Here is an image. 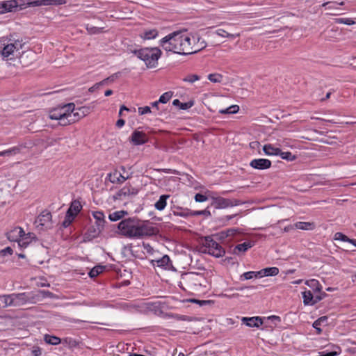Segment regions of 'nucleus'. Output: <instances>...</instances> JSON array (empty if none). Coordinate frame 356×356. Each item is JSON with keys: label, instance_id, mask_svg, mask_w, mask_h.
Wrapping results in <instances>:
<instances>
[{"label": "nucleus", "instance_id": "nucleus-1", "mask_svg": "<svg viewBox=\"0 0 356 356\" xmlns=\"http://www.w3.org/2000/svg\"><path fill=\"white\" fill-rule=\"evenodd\" d=\"M161 47L166 51L174 54L188 55L192 51L191 38L181 31L172 32L160 40Z\"/></svg>", "mask_w": 356, "mask_h": 356}, {"label": "nucleus", "instance_id": "nucleus-2", "mask_svg": "<svg viewBox=\"0 0 356 356\" xmlns=\"http://www.w3.org/2000/svg\"><path fill=\"white\" fill-rule=\"evenodd\" d=\"M207 278L201 273L189 272L182 275L180 285L182 289L191 293L202 292L207 288Z\"/></svg>", "mask_w": 356, "mask_h": 356}, {"label": "nucleus", "instance_id": "nucleus-3", "mask_svg": "<svg viewBox=\"0 0 356 356\" xmlns=\"http://www.w3.org/2000/svg\"><path fill=\"white\" fill-rule=\"evenodd\" d=\"M131 52L138 58L143 60L148 68L155 67L158 64V60L161 57L162 52L158 47L154 48H141L134 49Z\"/></svg>", "mask_w": 356, "mask_h": 356}, {"label": "nucleus", "instance_id": "nucleus-4", "mask_svg": "<svg viewBox=\"0 0 356 356\" xmlns=\"http://www.w3.org/2000/svg\"><path fill=\"white\" fill-rule=\"evenodd\" d=\"M156 229L152 226V223L148 220L143 221L136 218L130 238H140L145 236H150L156 234Z\"/></svg>", "mask_w": 356, "mask_h": 356}, {"label": "nucleus", "instance_id": "nucleus-5", "mask_svg": "<svg viewBox=\"0 0 356 356\" xmlns=\"http://www.w3.org/2000/svg\"><path fill=\"white\" fill-rule=\"evenodd\" d=\"M200 251L217 258L222 257L225 253V250L213 239V236L204 237Z\"/></svg>", "mask_w": 356, "mask_h": 356}, {"label": "nucleus", "instance_id": "nucleus-6", "mask_svg": "<svg viewBox=\"0 0 356 356\" xmlns=\"http://www.w3.org/2000/svg\"><path fill=\"white\" fill-rule=\"evenodd\" d=\"M11 307H21L26 303L35 302V296L31 293H19L10 294Z\"/></svg>", "mask_w": 356, "mask_h": 356}, {"label": "nucleus", "instance_id": "nucleus-7", "mask_svg": "<svg viewBox=\"0 0 356 356\" xmlns=\"http://www.w3.org/2000/svg\"><path fill=\"white\" fill-rule=\"evenodd\" d=\"M135 222H136V217L122 220L118 225L120 234L127 238H130V233L132 232Z\"/></svg>", "mask_w": 356, "mask_h": 356}, {"label": "nucleus", "instance_id": "nucleus-8", "mask_svg": "<svg viewBox=\"0 0 356 356\" xmlns=\"http://www.w3.org/2000/svg\"><path fill=\"white\" fill-rule=\"evenodd\" d=\"M130 142L134 145H140L148 142L149 138L145 133L135 130L129 138Z\"/></svg>", "mask_w": 356, "mask_h": 356}, {"label": "nucleus", "instance_id": "nucleus-9", "mask_svg": "<svg viewBox=\"0 0 356 356\" xmlns=\"http://www.w3.org/2000/svg\"><path fill=\"white\" fill-rule=\"evenodd\" d=\"M191 40L194 44H192V51H188V54H192L200 51L207 47V43L205 40H202L198 34L192 36Z\"/></svg>", "mask_w": 356, "mask_h": 356}, {"label": "nucleus", "instance_id": "nucleus-10", "mask_svg": "<svg viewBox=\"0 0 356 356\" xmlns=\"http://www.w3.org/2000/svg\"><path fill=\"white\" fill-rule=\"evenodd\" d=\"M151 263L154 266H156L165 270H170L172 268V261L170 257L166 254L159 259H152Z\"/></svg>", "mask_w": 356, "mask_h": 356}, {"label": "nucleus", "instance_id": "nucleus-11", "mask_svg": "<svg viewBox=\"0 0 356 356\" xmlns=\"http://www.w3.org/2000/svg\"><path fill=\"white\" fill-rule=\"evenodd\" d=\"M250 165L255 169L265 170L271 166V161L266 159H256L251 161Z\"/></svg>", "mask_w": 356, "mask_h": 356}, {"label": "nucleus", "instance_id": "nucleus-12", "mask_svg": "<svg viewBox=\"0 0 356 356\" xmlns=\"http://www.w3.org/2000/svg\"><path fill=\"white\" fill-rule=\"evenodd\" d=\"M171 211L172 214L176 216H181L185 218L193 216V211L188 208L173 206L171 207Z\"/></svg>", "mask_w": 356, "mask_h": 356}, {"label": "nucleus", "instance_id": "nucleus-13", "mask_svg": "<svg viewBox=\"0 0 356 356\" xmlns=\"http://www.w3.org/2000/svg\"><path fill=\"white\" fill-rule=\"evenodd\" d=\"M241 321L244 324L250 327H259L263 324V320L259 316L243 317Z\"/></svg>", "mask_w": 356, "mask_h": 356}, {"label": "nucleus", "instance_id": "nucleus-14", "mask_svg": "<svg viewBox=\"0 0 356 356\" xmlns=\"http://www.w3.org/2000/svg\"><path fill=\"white\" fill-rule=\"evenodd\" d=\"M108 180L113 184H122L127 180L129 177L123 176L120 172L115 170L108 175Z\"/></svg>", "mask_w": 356, "mask_h": 356}, {"label": "nucleus", "instance_id": "nucleus-15", "mask_svg": "<svg viewBox=\"0 0 356 356\" xmlns=\"http://www.w3.org/2000/svg\"><path fill=\"white\" fill-rule=\"evenodd\" d=\"M12 233L17 234L18 236L20 238L19 241V245L22 247H26L29 243L28 242L24 241L25 239L31 238V233L26 234L25 232L21 227H17L14 230L12 231Z\"/></svg>", "mask_w": 356, "mask_h": 356}, {"label": "nucleus", "instance_id": "nucleus-16", "mask_svg": "<svg viewBox=\"0 0 356 356\" xmlns=\"http://www.w3.org/2000/svg\"><path fill=\"white\" fill-rule=\"evenodd\" d=\"M213 204L215 205L216 208L222 209L227 208L229 207H233L234 204L232 200L226 199L224 197H218L213 199Z\"/></svg>", "mask_w": 356, "mask_h": 356}, {"label": "nucleus", "instance_id": "nucleus-17", "mask_svg": "<svg viewBox=\"0 0 356 356\" xmlns=\"http://www.w3.org/2000/svg\"><path fill=\"white\" fill-rule=\"evenodd\" d=\"M51 213L49 211L44 210L38 216L35 222L38 223L39 225L45 226L51 222Z\"/></svg>", "mask_w": 356, "mask_h": 356}, {"label": "nucleus", "instance_id": "nucleus-18", "mask_svg": "<svg viewBox=\"0 0 356 356\" xmlns=\"http://www.w3.org/2000/svg\"><path fill=\"white\" fill-rule=\"evenodd\" d=\"M138 193V191L134 188H132L131 185H127L120 189L117 193V198L121 199L122 197L129 196L130 195H135Z\"/></svg>", "mask_w": 356, "mask_h": 356}, {"label": "nucleus", "instance_id": "nucleus-19", "mask_svg": "<svg viewBox=\"0 0 356 356\" xmlns=\"http://www.w3.org/2000/svg\"><path fill=\"white\" fill-rule=\"evenodd\" d=\"M81 209L82 206L81 202L79 200H75L71 202L70 207L67 209V212H70V214H72L74 217H76Z\"/></svg>", "mask_w": 356, "mask_h": 356}, {"label": "nucleus", "instance_id": "nucleus-20", "mask_svg": "<svg viewBox=\"0 0 356 356\" xmlns=\"http://www.w3.org/2000/svg\"><path fill=\"white\" fill-rule=\"evenodd\" d=\"M63 116H65V112L60 107L54 108L49 111V118L51 120H60Z\"/></svg>", "mask_w": 356, "mask_h": 356}, {"label": "nucleus", "instance_id": "nucleus-21", "mask_svg": "<svg viewBox=\"0 0 356 356\" xmlns=\"http://www.w3.org/2000/svg\"><path fill=\"white\" fill-rule=\"evenodd\" d=\"M170 197V195H162L159 200L154 204V207L158 211H163L167 204V200Z\"/></svg>", "mask_w": 356, "mask_h": 356}, {"label": "nucleus", "instance_id": "nucleus-22", "mask_svg": "<svg viewBox=\"0 0 356 356\" xmlns=\"http://www.w3.org/2000/svg\"><path fill=\"white\" fill-rule=\"evenodd\" d=\"M293 227L302 230H313L316 225L314 222H297Z\"/></svg>", "mask_w": 356, "mask_h": 356}, {"label": "nucleus", "instance_id": "nucleus-23", "mask_svg": "<svg viewBox=\"0 0 356 356\" xmlns=\"http://www.w3.org/2000/svg\"><path fill=\"white\" fill-rule=\"evenodd\" d=\"M303 303L305 305H314V295L309 290H306L302 293Z\"/></svg>", "mask_w": 356, "mask_h": 356}, {"label": "nucleus", "instance_id": "nucleus-24", "mask_svg": "<svg viewBox=\"0 0 356 356\" xmlns=\"http://www.w3.org/2000/svg\"><path fill=\"white\" fill-rule=\"evenodd\" d=\"M88 112V109L86 107H80L76 109V111H73V114H71V116L72 117V119L75 120V122L80 120L81 118H83L87 115Z\"/></svg>", "mask_w": 356, "mask_h": 356}, {"label": "nucleus", "instance_id": "nucleus-25", "mask_svg": "<svg viewBox=\"0 0 356 356\" xmlns=\"http://www.w3.org/2000/svg\"><path fill=\"white\" fill-rule=\"evenodd\" d=\"M102 228H99L98 227L97 229L95 227H90L85 234V238L88 241L92 240L99 236V233L102 232Z\"/></svg>", "mask_w": 356, "mask_h": 356}, {"label": "nucleus", "instance_id": "nucleus-26", "mask_svg": "<svg viewBox=\"0 0 356 356\" xmlns=\"http://www.w3.org/2000/svg\"><path fill=\"white\" fill-rule=\"evenodd\" d=\"M15 49H17L16 45L15 44L10 43L4 45L2 49H0V51L3 57H8L14 52Z\"/></svg>", "mask_w": 356, "mask_h": 356}, {"label": "nucleus", "instance_id": "nucleus-27", "mask_svg": "<svg viewBox=\"0 0 356 356\" xmlns=\"http://www.w3.org/2000/svg\"><path fill=\"white\" fill-rule=\"evenodd\" d=\"M16 6L15 1H7L2 2L0 4V13L5 12H9L12 10V8Z\"/></svg>", "mask_w": 356, "mask_h": 356}, {"label": "nucleus", "instance_id": "nucleus-28", "mask_svg": "<svg viewBox=\"0 0 356 356\" xmlns=\"http://www.w3.org/2000/svg\"><path fill=\"white\" fill-rule=\"evenodd\" d=\"M263 150L266 155L269 156H277L280 152V149L273 147L270 144L265 145L263 147Z\"/></svg>", "mask_w": 356, "mask_h": 356}, {"label": "nucleus", "instance_id": "nucleus-29", "mask_svg": "<svg viewBox=\"0 0 356 356\" xmlns=\"http://www.w3.org/2000/svg\"><path fill=\"white\" fill-rule=\"evenodd\" d=\"M93 217L96 220L97 226L99 228L103 229L105 223L104 214L102 211H95L93 212Z\"/></svg>", "mask_w": 356, "mask_h": 356}, {"label": "nucleus", "instance_id": "nucleus-30", "mask_svg": "<svg viewBox=\"0 0 356 356\" xmlns=\"http://www.w3.org/2000/svg\"><path fill=\"white\" fill-rule=\"evenodd\" d=\"M254 277H262V273L260 271H248L242 274L240 277L241 280H250Z\"/></svg>", "mask_w": 356, "mask_h": 356}, {"label": "nucleus", "instance_id": "nucleus-31", "mask_svg": "<svg viewBox=\"0 0 356 356\" xmlns=\"http://www.w3.org/2000/svg\"><path fill=\"white\" fill-rule=\"evenodd\" d=\"M305 284L312 288L314 291L321 292L322 286L317 280L312 279L307 280Z\"/></svg>", "mask_w": 356, "mask_h": 356}, {"label": "nucleus", "instance_id": "nucleus-32", "mask_svg": "<svg viewBox=\"0 0 356 356\" xmlns=\"http://www.w3.org/2000/svg\"><path fill=\"white\" fill-rule=\"evenodd\" d=\"M127 214V211L121 210L113 212L109 214L108 218L111 221H117L122 219L124 216Z\"/></svg>", "mask_w": 356, "mask_h": 356}, {"label": "nucleus", "instance_id": "nucleus-33", "mask_svg": "<svg viewBox=\"0 0 356 356\" xmlns=\"http://www.w3.org/2000/svg\"><path fill=\"white\" fill-rule=\"evenodd\" d=\"M172 104L175 106H179L181 110H187L193 106L194 102L193 101H190L188 102L182 103L179 99H176L173 100Z\"/></svg>", "mask_w": 356, "mask_h": 356}, {"label": "nucleus", "instance_id": "nucleus-34", "mask_svg": "<svg viewBox=\"0 0 356 356\" xmlns=\"http://www.w3.org/2000/svg\"><path fill=\"white\" fill-rule=\"evenodd\" d=\"M264 276H275L279 273V268L277 267H269L259 270Z\"/></svg>", "mask_w": 356, "mask_h": 356}, {"label": "nucleus", "instance_id": "nucleus-35", "mask_svg": "<svg viewBox=\"0 0 356 356\" xmlns=\"http://www.w3.org/2000/svg\"><path fill=\"white\" fill-rule=\"evenodd\" d=\"M252 246L251 242H244L237 245L234 249V253L237 254L238 252H245Z\"/></svg>", "mask_w": 356, "mask_h": 356}, {"label": "nucleus", "instance_id": "nucleus-36", "mask_svg": "<svg viewBox=\"0 0 356 356\" xmlns=\"http://www.w3.org/2000/svg\"><path fill=\"white\" fill-rule=\"evenodd\" d=\"M10 294L0 296V308L11 307Z\"/></svg>", "mask_w": 356, "mask_h": 356}, {"label": "nucleus", "instance_id": "nucleus-37", "mask_svg": "<svg viewBox=\"0 0 356 356\" xmlns=\"http://www.w3.org/2000/svg\"><path fill=\"white\" fill-rule=\"evenodd\" d=\"M73 116H71V113H65V116L60 119L59 124L61 126H66L75 122V120L72 119Z\"/></svg>", "mask_w": 356, "mask_h": 356}, {"label": "nucleus", "instance_id": "nucleus-38", "mask_svg": "<svg viewBox=\"0 0 356 356\" xmlns=\"http://www.w3.org/2000/svg\"><path fill=\"white\" fill-rule=\"evenodd\" d=\"M157 35L158 31L156 29H150L144 31L141 37L145 40H151L155 38Z\"/></svg>", "mask_w": 356, "mask_h": 356}, {"label": "nucleus", "instance_id": "nucleus-39", "mask_svg": "<svg viewBox=\"0 0 356 356\" xmlns=\"http://www.w3.org/2000/svg\"><path fill=\"white\" fill-rule=\"evenodd\" d=\"M239 111V106L238 105H232L225 109L219 110V113L221 114H235Z\"/></svg>", "mask_w": 356, "mask_h": 356}, {"label": "nucleus", "instance_id": "nucleus-40", "mask_svg": "<svg viewBox=\"0 0 356 356\" xmlns=\"http://www.w3.org/2000/svg\"><path fill=\"white\" fill-rule=\"evenodd\" d=\"M44 339L47 343L51 344V345H57L60 343V338L55 337V336H51L49 334H45L44 337Z\"/></svg>", "mask_w": 356, "mask_h": 356}, {"label": "nucleus", "instance_id": "nucleus-41", "mask_svg": "<svg viewBox=\"0 0 356 356\" xmlns=\"http://www.w3.org/2000/svg\"><path fill=\"white\" fill-rule=\"evenodd\" d=\"M20 152V148L18 147H14L9 149L0 152V156H10L18 154Z\"/></svg>", "mask_w": 356, "mask_h": 356}, {"label": "nucleus", "instance_id": "nucleus-42", "mask_svg": "<svg viewBox=\"0 0 356 356\" xmlns=\"http://www.w3.org/2000/svg\"><path fill=\"white\" fill-rule=\"evenodd\" d=\"M214 33L219 36H221V37L229 38H235L240 35L239 33H237V34L229 33L226 31H225L224 29H218Z\"/></svg>", "mask_w": 356, "mask_h": 356}, {"label": "nucleus", "instance_id": "nucleus-43", "mask_svg": "<svg viewBox=\"0 0 356 356\" xmlns=\"http://www.w3.org/2000/svg\"><path fill=\"white\" fill-rule=\"evenodd\" d=\"M104 266H96L90 270L88 275L90 277H95L100 273H102L104 271Z\"/></svg>", "mask_w": 356, "mask_h": 356}, {"label": "nucleus", "instance_id": "nucleus-44", "mask_svg": "<svg viewBox=\"0 0 356 356\" xmlns=\"http://www.w3.org/2000/svg\"><path fill=\"white\" fill-rule=\"evenodd\" d=\"M278 155H280L282 159H285L289 161H294L296 159V156L295 155L292 154L291 152H282L281 149H280V152L279 153Z\"/></svg>", "mask_w": 356, "mask_h": 356}, {"label": "nucleus", "instance_id": "nucleus-45", "mask_svg": "<svg viewBox=\"0 0 356 356\" xmlns=\"http://www.w3.org/2000/svg\"><path fill=\"white\" fill-rule=\"evenodd\" d=\"M75 217L72 214H70V212H66L65 220H63L62 225L63 227H67L73 221Z\"/></svg>", "mask_w": 356, "mask_h": 356}, {"label": "nucleus", "instance_id": "nucleus-46", "mask_svg": "<svg viewBox=\"0 0 356 356\" xmlns=\"http://www.w3.org/2000/svg\"><path fill=\"white\" fill-rule=\"evenodd\" d=\"M327 319V316H321L314 322L313 327L317 330L318 333L321 332V329L318 326H321V323L325 322Z\"/></svg>", "mask_w": 356, "mask_h": 356}, {"label": "nucleus", "instance_id": "nucleus-47", "mask_svg": "<svg viewBox=\"0 0 356 356\" xmlns=\"http://www.w3.org/2000/svg\"><path fill=\"white\" fill-rule=\"evenodd\" d=\"M208 79L213 83H220L222 81V76L220 74H210Z\"/></svg>", "mask_w": 356, "mask_h": 356}, {"label": "nucleus", "instance_id": "nucleus-48", "mask_svg": "<svg viewBox=\"0 0 356 356\" xmlns=\"http://www.w3.org/2000/svg\"><path fill=\"white\" fill-rule=\"evenodd\" d=\"M60 108L66 114H73V111L75 110V105L74 103H69L67 104L60 106Z\"/></svg>", "mask_w": 356, "mask_h": 356}, {"label": "nucleus", "instance_id": "nucleus-49", "mask_svg": "<svg viewBox=\"0 0 356 356\" xmlns=\"http://www.w3.org/2000/svg\"><path fill=\"white\" fill-rule=\"evenodd\" d=\"M200 79V76H199L197 74H188L186 76H185L183 79V81L185 82H188V83H193L195 81H198Z\"/></svg>", "mask_w": 356, "mask_h": 356}, {"label": "nucleus", "instance_id": "nucleus-50", "mask_svg": "<svg viewBox=\"0 0 356 356\" xmlns=\"http://www.w3.org/2000/svg\"><path fill=\"white\" fill-rule=\"evenodd\" d=\"M86 30L90 34H99L103 32V28L89 26L88 24L86 26Z\"/></svg>", "mask_w": 356, "mask_h": 356}, {"label": "nucleus", "instance_id": "nucleus-51", "mask_svg": "<svg viewBox=\"0 0 356 356\" xmlns=\"http://www.w3.org/2000/svg\"><path fill=\"white\" fill-rule=\"evenodd\" d=\"M172 97V92L169 91L163 93L159 99V102L161 104L167 103Z\"/></svg>", "mask_w": 356, "mask_h": 356}, {"label": "nucleus", "instance_id": "nucleus-52", "mask_svg": "<svg viewBox=\"0 0 356 356\" xmlns=\"http://www.w3.org/2000/svg\"><path fill=\"white\" fill-rule=\"evenodd\" d=\"M334 22L337 24H344L347 25H353L355 22L350 18H336Z\"/></svg>", "mask_w": 356, "mask_h": 356}, {"label": "nucleus", "instance_id": "nucleus-53", "mask_svg": "<svg viewBox=\"0 0 356 356\" xmlns=\"http://www.w3.org/2000/svg\"><path fill=\"white\" fill-rule=\"evenodd\" d=\"M334 239L336 241H341L344 242H348L349 241V238L341 232L335 233Z\"/></svg>", "mask_w": 356, "mask_h": 356}, {"label": "nucleus", "instance_id": "nucleus-54", "mask_svg": "<svg viewBox=\"0 0 356 356\" xmlns=\"http://www.w3.org/2000/svg\"><path fill=\"white\" fill-rule=\"evenodd\" d=\"M238 232V229L231 228V229H228L225 232H221V235H222V238L232 236H234Z\"/></svg>", "mask_w": 356, "mask_h": 356}, {"label": "nucleus", "instance_id": "nucleus-55", "mask_svg": "<svg viewBox=\"0 0 356 356\" xmlns=\"http://www.w3.org/2000/svg\"><path fill=\"white\" fill-rule=\"evenodd\" d=\"M211 216V212L209 209H206L202 211H193V216Z\"/></svg>", "mask_w": 356, "mask_h": 356}, {"label": "nucleus", "instance_id": "nucleus-56", "mask_svg": "<svg viewBox=\"0 0 356 356\" xmlns=\"http://www.w3.org/2000/svg\"><path fill=\"white\" fill-rule=\"evenodd\" d=\"M327 296V293L324 291L319 292L318 295L314 296V305L320 302L321 300H323L325 297Z\"/></svg>", "mask_w": 356, "mask_h": 356}, {"label": "nucleus", "instance_id": "nucleus-57", "mask_svg": "<svg viewBox=\"0 0 356 356\" xmlns=\"http://www.w3.org/2000/svg\"><path fill=\"white\" fill-rule=\"evenodd\" d=\"M13 252V250L10 247H6L0 251V256L11 255Z\"/></svg>", "mask_w": 356, "mask_h": 356}, {"label": "nucleus", "instance_id": "nucleus-58", "mask_svg": "<svg viewBox=\"0 0 356 356\" xmlns=\"http://www.w3.org/2000/svg\"><path fill=\"white\" fill-rule=\"evenodd\" d=\"M207 197L203 194L201 193H197L195 195V200L198 202H203L206 200H207Z\"/></svg>", "mask_w": 356, "mask_h": 356}, {"label": "nucleus", "instance_id": "nucleus-59", "mask_svg": "<svg viewBox=\"0 0 356 356\" xmlns=\"http://www.w3.org/2000/svg\"><path fill=\"white\" fill-rule=\"evenodd\" d=\"M343 3H344L343 1H341V2L339 3H337L336 2H332H332H326V3H324L323 4V6H327V8L329 9H332V8H335V6L336 5L342 6V5H343Z\"/></svg>", "mask_w": 356, "mask_h": 356}, {"label": "nucleus", "instance_id": "nucleus-60", "mask_svg": "<svg viewBox=\"0 0 356 356\" xmlns=\"http://www.w3.org/2000/svg\"><path fill=\"white\" fill-rule=\"evenodd\" d=\"M138 113L140 115H144L146 113H151V108L149 106H144V107H139L138 108Z\"/></svg>", "mask_w": 356, "mask_h": 356}, {"label": "nucleus", "instance_id": "nucleus-61", "mask_svg": "<svg viewBox=\"0 0 356 356\" xmlns=\"http://www.w3.org/2000/svg\"><path fill=\"white\" fill-rule=\"evenodd\" d=\"M40 293L42 295V296L44 298H52L54 297V294L52 292L49 291L41 290V291H40Z\"/></svg>", "mask_w": 356, "mask_h": 356}, {"label": "nucleus", "instance_id": "nucleus-62", "mask_svg": "<svg viewBox=\"0 0 356 356\" xmlns=\"http://www.w3.org/2000/svg\"><path fill=\"white\" fill-rule=\"evenodd\" d=\"M120 72L114 73L111 76H110L108 78H106V80H108V81L113 82L115 79H117L118 78L120 77Z\"/></svg>", "mask_w": 356, "mask_h": 356}, {"label": "nucleus", "instance_id": "nucleus-63", "mask_svg": "<svg viewBox=\"0 0 356 356\" xmlns=\"http://www.w3.org/2000/svg\"><path fill=\"white\" fill-rule=\"evenodd\" d=\"M249 145L251 149H257L259 148L260 143L259 141L255 140L250 143Z\"/></svg>", "mask_w": 356, "mask_h": 356}, {"label": "nucleus", "instance_id": "nucleus-64", "mask_svg": "<svg viewBox=\"0 0 356 356\" xmlns=\"http://www.w3.org/2000/svg\"><path fill=\"white\" fill-rule=\"evenodd\" d=\"M192 302H197L200 306L209 305L211 302L210 300H193Z\"/></svg>", "mask_w": 356, "mask_h": 356}]
</instances>
